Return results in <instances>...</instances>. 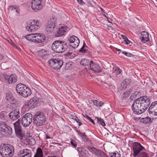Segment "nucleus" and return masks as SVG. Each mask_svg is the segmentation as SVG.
<instances>
[{"label": "nucleus", "mask_w": 157, "mask_h": 157, "mask_svg": "<svg viewBox=\"0 0 157 157\" xmlns=\"http://www.w3.org/2000/svg\"><path fill=\"white\" fill-rule=\"evenodd\" d=\"M76 40L74 42L70 44V45L73 48H77L79 44V40L78 38L75 39Z\"/></svg>", "instance_id": "nucleus-31"}, {"label": "nucleus", "mask_w": 157, "mask_h": 157, "mask_svg": "<svg viewBox=\"0 0 157 157\" xmlns=\"http://www.w3.org/2000/svg\"><path fill=\"white\" fill-rule=\"evenodd\" d=\"M67 30V27H62L59 29L55 35L57 37L63 36Z\"/></svg>", "instance_id": "nucleus-19"}, {"label": "nucleus", "mask_w": 157, "mask_h": 157, "mask_svg": "<svg viewBox=\"0 0 157 157\" xmlns=\"http://www.w3.org/2000/svg\"><path fill=\"white\" fill-rule=\"evenodd\" d=\"M122 52L124 55L128 57H133L134 56V55L129 52H126L124 51Z\"/></svg>", "instance_id": "nucleus-44"}, {"label": "nucleus", "mask_w": 157, "mask_h": 157, "mask_svg": "<svg viewBox=\"0 0 157 157\" xmlns=\"http://www.w3.org/2000/svg\"><path fill=\"white\" fill-rule=\"evenodd\" d=\"M141 35H142L140 39L141 41L144 43H146L148 41L149 39L148 37V34L146 31H143L142 32Z\"/></svg>", "instance_id": "nucleus-21"}, {"label": "nucleus", "mask_w": 157, "mask_h": 157, "mask_svg": "<svg viewBox=\"0 0 157 157\" xmlns=\"http://www.w3.org/2000/svg\"><path fill=\"white\" fill-rule=\"evenodd\" d=\"M20 119L13 123L14 130L16 134L19 138L20 140L22 139L23 134L22 132V128L20 124Z\"/></svg>", "instance_id": "nucleus-7"}, {"label": "nucleus", "mask_w": 157, "mask_h": 157, "mask_svg": "<svg viewBox=\"0 0 157 157\" xmlns=\"http://www.w3.org/2000/svg\"><path fill=\"white\" fill-rule=\"evenodd\" d=\"M63 64V61L58 60L55 59H51L48 61L49 65L53 68L56 70L61 68Z\"/></svg>", "instance_id": "nucleus-9"}, {"label": "nucleus", "mask_w": 157, "mask_h": 157, "mask_svg": "<svg viewBox=\"0 0 157 157\" xmlns=\"http://www.w3.org/2000/svg\"><path fill=\"white\" fill-rule=\"evenodd\" d=\"M124 81L126 82L127 85H129L131 83V80L129 79H125L124 80Z\"/></svg>", "instance_id": "nucleus-49"}, {"label": "nucleus", "mask_w": 157, "mask_h": 157, "mask_svg": "<svg viewBox=\"0 0 157 157\" xmlns=\"http://www.w3.org/2000/svg\"><path fill=\"white\" fill-rule=\"evenodd\" d=\"M96 118H97V119L98 123L101 125L103 126H105V123L103 119H101L100 117H96Z\"/></svg>", "instance_id": "nucleus-34"}, {"label": "nucleus", "mask_w": 157, "mask_h": 157, "mask_svg": "<svg viewBox=\"0 0 157 157\" xmlns=\"http://www.w3.org/2000/svg\"><path fill=\"white\" fill-rule=\"evenodd\" d=\"M73 54V53H71V52L70 53V52H68L66 54V56H67V57H71V56Z\"/></svg>", "instance_id": "nucleus-55"}, {"label": "nucleus", "mask_w": 157, "mask_h": 157, "mask_svg": "<svg viewBox=\"0 0 157 157\" xmlns=\"http://www.w3.org/2000/svg\"><path fill=\"white\" fill-rule=\"evenodd\" d=\"M101 157H109L104 152L101 151L100 156Z\"/></svg>", "instance_id": "nucleus-48"}, {"label": "nucleus", "mask_w": 157, "mask_h": 157, "mask_svg": "<svg viewBox=\"0 0 157 157\" xmlns=\"http://www.w3.org/2000/svg\"><path fill=\"white\" fill-rule=\"evenodd\" d=\"M13 10L12 11L13 12H14L15 13V14H16V13H19V12L17 10V9L15 8L14 9H13Z\"/></svg>", "instance_id": "nucleus-56"}, {"label": "nucleus", "mask_w": 157, "mask_h": 157, "mask_svg": "<svg viewBox=\"0 0 157 157\" xmlns=\"http://www.w3.org/2000/svg\"><path fill=\"white\" fill-rule=\"evenodd\" d=\"M80 52H81L83 53H89V51L85 48H82L79 50Z\"/></svg>", "instance_id": "nucleus-45"}, {"label": "nucleus", "mask_w": 157, "mask_h": 157, "mask_svg": "<svg viewBox=\"0 0 157 157\" xmlns=\"http://www.w3.org/2000/svg\"><path fill=\"white\" fill-rule=\"evenodd\" d=\"M103 14V16L104 17H106V18H107V17H106V14H105V12H104V13H103V14Z\"/></svg>", "instance_id": "nucleus-64"}, {"label": "nucleus", "mask_w": 157, "mask_h": 157, "mask_svg": "<svg viewBox=\"0 0 157 157\" xmlns=\"http://www.w3.org/2000/svg\"><path fill=\"white\" fill-rule=\"evenodd\" d=\"M32 115L30 113L25 114L22 117L21 123L24 127L28 126L32 121Z\"/></svg>", "instance_id": "nucleus-8"}, {"label": "nucleus", "mask_w": 157, "mask_h": 157, "mask_svg": "<svg viewBox=\"0 0 157 157\" xmlns=\"http://www.w3.org/2000/svg\"><path fill=\"white\" fill-rule=\"evenodd\" d=\"M5 136L4 133L0 131V139Z\"/></svg>", "instance_id": "nucleus-51"}, {"label": "nucleus", "mask_w": 157, "mask_h": 157, "mask_svg": "<svg viewBox=\"0 0 157 157\" xmlns=\"http://www.w3.org/2000/svg\"><path fill=\"white\" fill-rule=\"evenodd\" d=\"M38 101L34 98H33L31 99L28 102V105L30 107L33 106V107L35 106L38 103Z\"/></svg>", "instance_id": "nucleus-25"}, {"label": "nucleus", "mask_w": 157, "mask_h": 157, "mask_svg": "<svg viewBox=\"0 0 157 157\" xmlns=\"http://www.w3.org/2000/svg\"><path fill=\"white\" fill-rule=\"evenodd\" d=\"M25 152V149L20 150L17 153V155L19 157H22Z\"/></svg>", "instance_id": "nucleus-42"}, {"label": "nucleus", "mask_w": 157, "mask_h": 157, "mask_svg": "<svg viewBox=\"0 0 157 157\" xmlns=\"http://www.w3.org/2000/svg\"><path fill=\"white\" fill-rule=\"evenodd\" d=\"M39 56L40 57L43 59H45L48 55H49L48 52L44 49H42L38 51Z\"/></svg>", "instance_id": "nucleus-22"}, {"label": "nucleus", "mask_w": 157, "mask_h": 157, "mask_svg": "<svg viewBox=\"0 0 157 157\" xmlns=\"http://www.w3.org/2000/svg\"><path fill=\"white\" fill-rule=\"evenodd\" d=\"M153 120V118L151 119L148 117H147L142 118L140 120V121L145 124H149L152 122Z\"/></svg>", "instance_id": "nucleus-24"}, {"label": "nucleus", "mask_w": 157, "mask_h": 157, "mask_svg": "<svg viewBox=\"0 0 157 157\" xmlns=\"http://www.w3.org/2000/svg\"><path fill=\"white\" fill-rule=\"evenodd\" d=\"M87 46H86V44L84 43L82 47V48H87Z\"/></svg>", "instance_id": "nucleus-61"}, {"label": "nucleus", "mask_w": 157, "mask_h": 157, "mask_svg": "<svg viewBox=\"0 0 157 157\" xmlns=\"http://www.w3.org/2000/svg\"><path fill=\"white\" fill-rule=\"evenodd\" d=\"M55 27V22L50 20L48 21L45 30L47 33H49L54 30Z\"/></svg>", "instance_id": "nucleus-15"}, {"label": "nucleus", "mask_w": 157, "mask_h": 157, "mask_svg": "<svg viewBox=\"0 0 157 157\" xmlns=\"http://www.w3.org/2000/svg\"><path fill=\"white\" fill-rule=\"evenodd\" d=\"M33 117V123L34 125L37 127L42 126L46 121L43 113L40 112L36 113Z\"/></svg>", "instance_id": "nucleus-5"}, {"label": "nucleus", "mask_w": 157, "mask_h": 157, "mask_svg": "<svg viewBox=\"0 0 157 157\" xmlns=\"http://www.w3.org/2000/svg\"><path fill=\"white\" fill-rule=\"evenodd\" d=\"M127 85L126 82L123 80L121 83V86L120 89L121 90L125 89L127 87Z\"/></svg>", "instance_id": "nucleus-38"}, {"label": "nucleus", "mask_w": 157, "mask_h": 157, "mask_svg": "<svg viewBox=\"0 0 157 157\" xmlns=\"http://www.w3.org/2000/svg\"><path fill=\"white\" fill-rule=\"evenodd\" d=\"M118 75L116 74L115 73L113 74V72H112V74L109 75L110 77V78H112V79L114 80H116L117 78V75Z\"/></svg>", "instance_id": "nucleus-40"}, {"label": "nucleus", "mask_w": 157, "mask_h": 157, "mask_svg": "<svg viewBox=\"0 0 157 157\" xmlns=\"http://www.w3.org/2000/svg\"><path fill=\"white\" fill-rule=\"evenodd\" d=\"M8 41L10 44L12 45L13 44H14L13 43H12V42L10 39H9L8 40Z\"/></svg>", "instance_id": "nucleus-60"}, {"label": "nucleus", "mask_w": 157, "mask_h": 157, "mask_svg": "<svg viewBox=\"0 0 157 157\" xmlns=\"http://www.w3.org/2000/svg\"><path fill=\"white\" fill-rule=\"evenodd\" d=\"M13 147L7 144H2L0 147V154L3 157H12L14 154Z\"/></svg>", "instance_id": "nucleus-3"}, {"label": "nucleus", "mask_w": 157, "mask_h": 157, "mask_svg": "<svg viewBox=\"0 0 157 157\" xmlns=\"http://www.w3.org/2000/svg\"><path fill=\"white\" fill-rule=\"evenodd\" d=\"M138 157H149L148 154L146 152H141L138 155Z\"/></svg>", "instance_id": "nucleus-39"}, {"label": "nucleus", "mask_w": 157, "mask_h": 157, "mask_svg": "<svg viewBox=\"0 0 157 157\" xmlns=\"http://www.w3.org/2000/svg\"><path fill=\"white\" fill-rule=\"evenodd\" d=\"M122 37L124 39H125L126 38V36L124 35H122Z\"/></svg>", "instance_id": "nucleus-63"}, {"label": "nucleus", "mask_w": 157, "mask_h": 157, "mask_svg": "<svg viewBox=\"0 0 157 157\" xmlns=\"http://www.w3.org/2000/svg\"><path fill=\"white\" fill-rule=\"evenodd\" d=\"M15 8H16L14 6H10L9 7V9L10 10H11L12 11Z\"/></svg>", "instance_id": "nucleus-54"}, {"label": "nucleus", "mask_w": 157, "mask_h": 157, "mask_svg": "<svg viewBox=\"0 0 157 157\" xmlns=\"http://www.w3.org/2000/svg\"><path fill=\"white\" fill-rule=\"evenodd\" d=\"M6 99L11 103H13L15 101L13 94L11 93H8L6 94Z\"/></svg>", "instance_id": "nucleus-23"}, {"label": "nucleus", "mask_w": 157, "mask_h": 157, "mask_svg": "<svg viewBox=\"0 0 157 157\" xmlns=\"http://www.w3.org/2000/svg\"><path fill=\"white\" fill-rule=\"evenodd\" d=\"M28 25L26 27V29L28 31L32 32L39 29L41 24L40 21L34 20L30 22Z\"/></svg>", "instance_id": "nucleus-6"}, {"label": "nucleus", "mask_w": 157, "mask_h": 157, "mask_svg": "<svg viewBox=\"0 0 157 157\" xmlns=\"http://www.w3.org/2000/svg\"><path fill=\"white\" fill-rule=\"evenodd\" d=\"M83 116L86 118L87 120H89L91 123H92L94 125H95V123L94 121V120H92L90 117L87 115H83Z\"/></svg>", "instance_id": "nucleus-41"}, {"label": "nucleus", "mask_w": 157, "mask_h": 157, "mask_svg": "<svg viewBox=\"0 0 157 157\" xmlns=\"http://www.w3.org/2000/svg\"><path fill=\"white\" fill-rule=\"evenodd\" d=\"M121 71V70L118 67H115L113 68V74L115 73L119 75Z\"/></svg>", "instance_id": "nucleus-36"}, {"label": "nucleus", "mask_w": 157, "mask_h": 157, "mask_svg": "<svg viewBox=\"0 0 157 157\" xmlns=\"http://www.w3.org/2000/svg\"><path fill=\"white\" fill-rule=\"evenodd\" d=\"M36 34H31L27 35L25 36V38L27 40L31 42H35V36Z\"/></svg>", "instance_id": "nucleus-26"}, {"label": "nucleus", "mask_w": 157, "mask_h": 157, "mask_svg": "<svg viewBox=\"0 0 157 157\" xmlns=\"http://www.w3.org/2000/svg\"><path fill=\"white\" fill-rule=\"evenodd\" d=\"M145 149L140 143L137 142H134L133 146L134 157H136L141 151H144Z\"/></svg>", "instance_id": "nucleus-11"}, {"label": "nucleus", "mask_w": 157, "mask_h": 157, "mask_svg": "<svg viewBox=\"0 0 157 157\" xmlns=\"http://www.w3.org/2000/svg\"><path fill=\"white\" fill-rule=\"evenodd\" d=\"M76 132L78 133V134L80 136H81L82 134L83 133L81 132L80 131L78 130H76Z\"/></svg>", "instance_id": "nucleus-57"}, {"label": "nucleus", "mask_w": 157, "mask_h": 157, "mask_svg": "<svg viewBox=\"0 0 157 157\" xmlns=\"http://www.w3.org/2000/svg\"><path fill=\"white\" fill-rule=\"evenodd\" d=\"M43 154L42 149L40 148H37L34 157H43Z\"/></svg>", "instance_id": "nucleus-27"}, {"label": "nucleus", "mask_w": 157, "mask_h": 157, "mask_svg": "<svg viewBox=\"0 0 157 157\" xmlns=\"http://www.w3.org/2000/svg\"><path fill=\"white\" fill-rule=\"evenodd\" d=\"M46 135V137H45V139H46H46H48L51 138L50 137V136H48V135H47V134H46V135Z\"/></svg>", "instance_id": "nucleus-59"}, {"label": "nucleus", "mask_w": 157, "mask_h": 157, "mask_svg": "<svg viewBox=\"0 0 157 157\" xmlns=\"http://www.w3.org/2000/svg\"><path fill=\"white\" fill-rule=\"evenodd\" d=\"M149 113L151 115H157V101L152 102L148 110Z\"/></svg>", "instance_id": "nucleus-13"}, {"label": "nucleus", "mask_w": 157, "mask_h": 157, "mask_svg": "<svg viewBox=\"0 0 157 157\" xmlns=\"http://www.w3.org/2000/svg\"><path fill=\"white\" fill-rule=\"evenodd\" d=\"M67 43L61 40H56L52 44V48L54 52L62 53L66 51L67 48Z\"/></svg>", "instance_id": "nucleus-2"}, {"label": "nucleus", "mask_w": 157, "mask_h": 157, "mask_svg": "<svg viewBox=\"0 0 157 157\" xmlns=\"http://www.w3.org/2000/svg\"><path fill=\"white\" fill-rule=\"evenodd\" d=\"M130 93L129 92H126L124 93L123 94V98L124 99H126L127 98H128V97L129 96Z\"/></svg>", "instance_id": "nucleus-46"}, {"label": "nucleus", "mask_w": 157, "mask_h": 157, "mask_svg": "<svg viewBox=\"0 0 157 157\" xmlns=\"http://www.w3.org/2000/svg\"><path fill=\"white\" fill-rule=\"evenodd\" d=\"M35 42L36 43H41L44 41L45 39V36L43 34L36 33Z\"/></svg>", "instance_id": "nucleus-18"}, {"label": "nucleus", "mask_w": 157, "mask_h": 157, "mask_svg": "<svg viewBox=\"0 0 157 157\" xmlns=\"http://www.w3.org/2000/svg\"><path fill=\"white\" fill-rule=\"evenodd\" d=\"M138 93V92H135L134 94V95H135V97L136 98V95Z\"/></svg>", "instance_id": "nucleus-62"}, {"label": "nucleus", "mask_w": 157, "mask_h": 157, "mask_svg": "<svg viewBox=\"0 0 157 157\" xmlns=\"http://www.w3.org/2000/svg\"><path fill=\"white\" fill-rule=\"evenodd\" d=\"M16 89L17 93L24 97H27L31 94V90L24 84H18Z\"/></svg>", "instance_id": "nucleus-4"}, {"label": "nucleus", "mask_w": 157, "mask_h": 157, "mask_svg": "<svg viewBox=\"0 0 157 157\" xmlns=\"http://www.w3.org/2000/svg\"><path fill=\"white\" fill-rule=\"evenodd\" d=\"M78 38L77 37L75 36H71L69 37L68 39V41H69V43L71 44L76 40V39Z\"/></svg>", "instance_id": "nucleus-37"}, {"label": "nucleus", "mask_w": 157, "mask_h": 157, "mask_svg": "<svg viewBox=\"0 0 157 157\" xmlns=\"http://www.w3.org/2000/svg\"><path fill=\"white\" fill-rule=\"evenodd\" d=\"M4 77L5 79L8 81L9 84L14 83L17 80V77L14 75H11L10 76L6 75Z\"/></svg>", "instance_id": "nucleus-17"}, {"label": "nucleus", "mask_w": 157, "mask_h": 157, "mask_svg": "<svg viewBox=\"0 0 157 157\" xmlns=\"http://www.w3.org/2000/svg\"><path fill=\"white\" fill-rule=\"evenodd\" d=\"M0 131L4 132L6 136H10L12 133V129L9 126L7 125L5 122L0 123Z\"/></svg>", "instance_id": "nucleus-10"}, {"label": "nucleus", "mask_w": 157, "mask_h": 157, "mask_svg": "<svg viewBox=\"0 0 157 157\" xmlns=\"http://www.w3.org/2000/svg\"><path fill=\"white\" fill-rule=\"evenodd\" d=\"M125 41H126L125 44H128L130 43V41L129 40H126Z\"/></svg>", "instance_id": "nucleus-58"}, {"label": "nucleus", "mask_w": 157, "mask_h": 157, "mask_svg": "<svg viewBox=\"0 0 157 157\" xmlns=\"http://www.w3.org/2000/svg\"><path fill=\"white\" fill-rule=\"evenodd\" d=\"M8 115L6 111H2L0 113V119L3 120H5Z\"/></svg>", "instance_id": "nucleus-29"}, {"label": "nucleus", "mask_w": 157, "mask_h": 157, "mask_svg": "<svg viewBox=\"0 0 157 157\" xmlns=\"http://www.w3.org/2000/svg\"><path fill=\"white\" fill-rule=\"evenodd\" d=\"M87 149L89 151L93 154L96 155L97 156H99L102 151L97 149L94 147H87Z\"/></svg>", "instance_id": "nucleus-20"}, {"label": "nucleus", "mask_w": 157, "mask_h": 157, "mask_svg": "<svg viewBox=\"0 0 157 157\" xmlns=\"http://www.w3.org/2000/svg\"><path fill=\"white\" fill-rule=\"evenodd\" d=\"M81 137L82 138V139L84 140H87V136L85 135V133H83L81 136Z\"/></svg>", "instance_id": "nucleus-50"}, {"label": "nucleus", "mask_w": 157, "mask_h": 157, "mask_svg": "<svg viewBox=\"0 0 157 157\" xmlns=\"http://www.w3.org/2000/svg\"><path fill=\"white\" fill-rule=\"evenodd\" d=\"M42 0H33L31 3V7L33 10L36 11L42 9V6L41 4Z\"/></svg>", "instance_id": "nucleus-12"}, {"label": "nucleus", "mask_w": 157, "mask_h": 157, "mask_svg": "<svg viewBox=\"0 0 157 157\" xmlns=\"http://www.w3.org/2000/svg\"><path fill=\"white\" fill-rule=\"evenodd\" d=\"M93 103L94 105L98 107H101L103 104V103L101 101H98L96 100H94Z\"/></svg>", "instance_id": "nucleus-35"}, {"label": "nucleus", "mask_w": 157, "mask_h": 157, "mask_svg": "<svg viewBox=\"0 0 157 157\" xmlns=\"http://www.w3.org/2000/svg\"><path fill=\"white\" fill-rule=\"evenodd\" d=\"M150 103L148 97L142 96L135 100L132 105V110L136 114H142L147 109Z\"/></svg>", "instance_id": "nucleus-1"}, {"label": "nucleus", "mask_w": 157, "mask_h": 157, "mask_svg": "<svg viewBox=\"0 0 157 157\" xmlns=\"http://www.w3.org/2000/svg\"><path fill=\"white\" fill-rule=\"evenodd\" d=\"M8 116L10 119L12 121H15L18 119L20 116L19 111L17 109L14 110L10 112Z\"/></svg>", "instance_id": "nucleus-14"}, {"label": "nucleus", "mask_w": 157, "mask_h": 157, "mask_svg": "<svg viewBox=\"0 0 157 157\" xmlns=\"http://www.w3.org/2000/svg\"><path fill=\"white\" fill-rule=\"evenodd\" d=\"M74 117L75 120L78 124L79 126L82 124V123L81 122V121L76 116H75Z\"/></svg>", "instance_id": "nucleus-43"}, {"label": "nucleus", "mask_w": 157, "mask_h": 157, "mask_svg": "<svg viewBox=\"0 0 157 157\" xmlns=\"http://www.w3.org/2000/svg\"><path fill=\"white\" fill-rule=\"evenodd\" d=\"M77 150L78 153L80 154L89 155V153L88 151L84 148L82 147H78L77 148Z\"/></svg>", "instance_id": "nucleus-28"}, {"label": "nucleus", "mask_w": 157, "mask_h": 157, "mask_svg": "<svg viewBox=\"0 0 157 157\" xmlns=\"http://www.w3.org/2000/svg\"><path fill=\"white\" fill-rule=\"evenodd\" d=\"M77 1L81 5H82L85 4V3L82 1V0H77Z\"/></svg>", "instance_id": "nucleus-53"}, {"label": "nucleus", "mask_w": 157, "mask_h": 157, "mask_svg": "<svg viewBox=\"0 0 157 157\" xmlns=\"http://www.w3.org/2000/svg\"><path fill=\"white\" fill-rule=\"evenodd\" d=\"M71 144L74 147H76L77 146V144L76 142L72 139H71Z\"/></svg>", "instance_id": "nucleus-47"}, {"label": "nucleus", "mask_w": 157, "mask_h": 157, "mask_svg": "<svg viewBox=\"0 0 157 157\" xmlns=\"http://www.w3.org/2000/svg\"><path fill=\"white\" fill-rule=\"evenodd\" d=\"M31 155L32 151L30 150L25 149V152H24L22 157H31Z\"/></svg>", "instance_id": "nucleus-30"}, {"label": "nucleus", "mask_w": 157, "mask_h": 157, "mask_svg": "<svg viewBox=\"0 0 157 157\" xmlns=\"http://www.w3.org/2000/svg\"><path fill=\"white\" fill-rule=\"evenodd\" d=\"M109 154L111 157H120L121 156V154L117 151L109 152Z\"/></svg>", "instance_id": "nucleus-32"}, {"label": "nucleus", "mask_w": 157, "mask_h": 157, "mask_svg": "<svg viewBox=\"0 0 157 157\" xmlns=\"http://www.w3.org/2000/svg\"><path fill=\"white\" fill-rule=\"evenodd\" d=\"M71 65V62H68L67 63L65 66L66 68H68Z\"/></svg>", "instance_id": "nucleus-52"}, {"label": "nucleus", "mask_w": 157, "mask_h": 157, "mask_svg": "<svg viewBox=\"0 0 157 157\" xmlns=\"http://www.w3.org/2000/svg\"><path fill=\"white\" fill-rule=\"evenodd\" d=\"M90 62L87 59H83L80 61V64L83 66H88L90 65Z\"/></svg>", "instance_id": "nucleus-33"}, {"label": "nucleus", "mask_w": 157, "mask_h": 157, "mask_svg": "<svg viewBox=\"0 0 157 157\" xmlns=\"http://www.w3.org/2000/svg\"><path fill=\"white\" fill-rule=\"evenodd\" d=\"M90 68L95 73H99L101 71V69L99 65L93 63L92 61L90 62Z\"/></svg>", "instance_id": "nucleus-16"}]
</instances>
